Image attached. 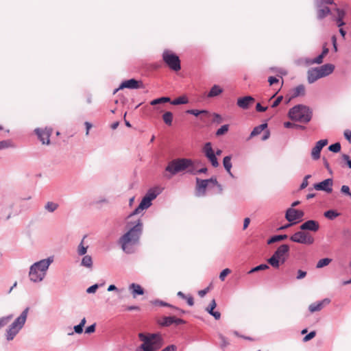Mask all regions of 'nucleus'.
<instances>
[{
	"mask_svg": "<svg viewBox=\"0 0 351 351\" xmlns=\"http://www.w3.org/2000/svg\"><path fill=\"white\" fill-rule=\"evenodd\" d=\"M99 288V285L98 284H95L90 287H89L87 289H86V292L88 293H94L97 289Z\"/></svg>",
	"mask_w": 351,
	"mask_h": 351,
	"instance_id": "58",
	"label": "nucleus"
},
{
	"mask_svg": "<svg viewBox=\"0 0 351 351\" xmlns=\"http://www.w3.org/2000/svg\"><path fill=\"white\" fill-rule=\"evenodd\" d=\"M217 306V304H216V302H215V299H213L210 303V304L208 305V306L206 308V311L210 314L211 315L214 311V309Z\"/></svg>",
	"mask_w": 351,
	"mask_h": 351,
	"instance_id": "46",
	"label": "nucleus"
},
{
	"mask_svg": "<svg viewBox=\"0 0 351 351\" xmlns=\"http://www.w3.org/2000/svg\"><path fill=\"white\" fill-rule=\"evenodd\" d=\"M231 156H226L223 158V167L225 168V169L226 170V171L228 173V174L231 176V177H234L233 174L231 172V168L232 167V162H231Z\"/></svg>",
	"mask_w": 351,
	"mask_h": 351,
	"instance_id": "25",
	"label": "nucleus"
},
{
	"mask_svg": "<svg viewBox=\"0 0 351 351\" xmlns=\"http://www.w3.org/2000/svg\"><path fill=\"white\" fill-rule=\"evenodd\" d=\"M332 261L331 258H324L322 259H320L316 265L317 268H322L323 267L327 266L330 262Z\"/></svg>",
	"mask_w": 351,
	"mask_h": 351,
	"instance_id": "39",
	"label": "nucleus"
},
{
	"mask_svg": "<svg viewBox=\"0 0 351 351\" xmlns=\"http://www.w3.org/2000/svg\"><path fill=\"white\" fill-rule=\"evenodd\" d=\"M333 180L332 178L326 179L320 182L315 183L313 189L330 193L332 191Z\"/></svg>",
	"mask_w": 351,
	"mask_h": 351,
	"instance_id": "14",
	"label": "nucleus"
},
{
	"mask_svg": "<svg viewBox=\"0 0 351 351\" xmlns=\"http://www.w3.org/2000/svg\"><path fill=\"white\" fill-rule=\"evenodd\" d=\"M305 95V87L303 84H300L293 89L292 97L295 98Z\"/></svg>",
	"mask_w": 351,
	"mask_h": 351,
	"instance_id": "26",
	"label": "nucleus"
},
{
	"mask_svg": "<svg viewBox=\"0 0 351 351\" xmlns=\"http://www.w3.org/2000/svg\"><path fill=\"white\" fill-rule=\"evenodd\" d=\"M339 215V213L334 210H328L324 213V217L332 220Z\"/></svg>",
	"mask_w": 351,
	"mask_h": 351,
	"instance_id": "36",
	"label": "nucleus"
},
{
	"mask_svg": "<svg viewBox=\"0 0 351 351\" xmlns=\"http://www.w3.org/2000/svg\"><path fill=\"white\" fill-rule=\"evenodd\" d=\"M12 147H14V145L10 140H4L0 141V150Z\"/></svg>",
	"mask_w": 351,
	"mask_h": 351,
	"instance_id": "41",
	"label": "nucleus"
},
{
	"mask_svg": "<svg viewBox=\"0 0 351 351\" xmlns=\"http://www.w3.org/2000/svg\"><path fill=\"white\" fill-rule=\"evenodd\" d=\"M343 135L346 139H347L349 142L351 141V130H346L344 131Z\"/></svg>",
	"mask_w": 351,
	"mask_h": 351,
	"instance_id": "63",
	"label": "nucleus"
},
{
	"mask_svg": "<svg viewBox=\"0 0 351 351\" xmlns=\"http://www.w3.org/2000/svg\"><path fill=\"white\" fill-rule=\"evenodd\" d=\"M95 330V324H93L88 326L85 329V332L88 333V334H90V333L94 332Z\"/></svg>",
	"mask_w": 351,
	"mask_h": 351,
	"instance_id": "61",
	"label": "nucleus"
},
{
	"mask_svg": "<svg viewBox=\"0 0 351 351\" xmlns=\"http://www.w3.org/2000/svg\"><path fill=\"white\" fill-rule=\"evenodd\" d=\"M158 195V193H156L155 190L149 189L145 196L147 199H149L150 201H152L156 198Z\"/></svg>",
	"mask_w": 351,
	"mask_h": 351,
	"instance_id": "42",
	"label": "nucleus"
},
{
	"mask_svg": "<svg viewBox=\"0 0 351 351\" xmlns=\"http://www.w3.org/2000/svg\"><path fill=\"white\" fill-rule=\"evenodd\" d=\"M300 228L301 230L317 232L319 228V225L317 221L311 219L303 223Z\"/></svg>",
	"mask_w": 351,
	"mask_h": 351,
	"instance_id": "18",
	"label": "nucleus"
},
{
	"mask_svg": "<svg viewBox=\"0 0 351 351\" xmlns=\"http://www.w3.org/2000/svg\"><path fill=\"white\" fill-rule=\"evenodd\" d=\"M219 338L221 340V348H225L229 344L227 339L221 334L219 335Z\"/></svg>",
	"mask_w": 351,
	"mask_h": 351,
	"instance_id": "49",
	"label": "nucleus"
},
{
	"mask_svg": "<svg viewBox=\"0 0 351 351\" xmlns=\"http://www.w3.org/2000/svg\"><path fill=\"white\" fill-rule=\"evenodd\" d=\"M223 90L217 85H214L210 90L208 97H213L218 96L219 94L222 93Z\"/></svg>",
	"mask_w": 351,
	"mask_h": 351,
	"instance_id": "28",
	"label": "nucleus"
},
{
	"mask_svg": "<svg viewBox=\"0 0 351 351\" xmlns=\"http://www.w3.org/2000/svg\"><path fill=\"white\" fill-rule=\"evenodd\" d=\"M324 58V57L322 55L319 54L318 56H317L316 58H315L313 59L310 60L307 62L309 64H319L323 62Z\"/></svg>",
	"mask_w": 351,
	"mask_h": 351,
	"instance_id": "45",
	"label": "nucleus"
},
{
	"mask_svg": "<svg viewBox=\"0 0 351 351\" xmlns=\"http://www.w3.org/2000/svg\"><path fill=\"white\" fill-rule=\"evenodd\" d=\"M152 205V201L147 199L145 196L142 199L139 204V208L147 209Z\"/></svg>",
	"mask_w": 351,
	"mask_h": 351,
	"instance_id": "37",
	"label": "nucleus"
},
{
	"mask_svg": "<svg viewBox=\"0 0 351 351\" xmlns=\"http://www.w3.org/2000/svg\"><path fill=\"white\" fill-rule=\"evenodd\" d=\"M218 181L215 177H212L209 179L202 180L196 178V195L198 197L204 196L206 195V189L209 184L215 186Z\"/></svg>",
	"mask_w": 351,
	"mask_h": 351,
	"instance_id": "9",
	"label": "nucleus"
},
{
	"mask_svg": "<svg viewBox=\"0 0 351 351\" xmlns=\"http://www.w3.org/2000/svg\"><path fill=\"white\" fill-rule=\"evenodd\" d=\"M341 192L346 195H348L351 198V192L348 186L343 185L341 188Z\"/></svg>",
	"mask_w": 351,
	"mask_h": 351,
	"instance_id": "53",
	"label": "nucleus"
},
{
	"mask_svg": "<svg viewBox=\"0 0 351 351\" xmlns=\"http://www.w3.org/2000/svg\"><path fill=\"white\" fill-rule=\"evenodd\" d=\"M74 331L77 334H81L83 332V326L82 325H77L74 326Z\"/></svg>",
	"mask_w": 351,
	"mask_h": 351,
	"instance_id": "62",
	"label": "nucleus"
},
{
	"mask_svg": "<svg viewBox=\"0 0 351 351\" xmlns=\"http://www.w3.org/2000/svg\"><path fill=\"white\" fill-rule=\"evenodd\" d=\"M335 10L336 11V12L337 14V16L336 18L343 19L345 17V16H346L345 10L340 9L339 8H336L335 9Z\"/></svg>",
	"mask_w": 351,
	"mask_h": 351,
	"instance_id": "54",
	"label": "nucleus"
},
{
	"mask_svg": "<svg viewBox=\"0 0 351 351\" xmlns=\"http://www.w3.org/2000/svg\"><path fill=\"white\" fill-rule=\"evenodd\" d=\"M321 78L317 68L310 69L307 72V79L309 84H313Z\"/></svg>",
	"mask_w": 351,
	"mask_h": 351,
	"instance_id": "24",
	"label": "nucleus"
},
{
	"mask_svg": "<svg viewBox=\"0 0 351 351\" xmlns=\"http://www.w3.org/2000/svg\"><path fill=\"white\" fill-rule=\"evenodd\" d=\"M213 116L214 117L213 122L217 123L218 124L221 123L223 121V119L221 116L217 113H213Z\"/></svg>",
	"mask_w": 351,
	"mask_h": 351,
	"instance_id": "57",
	"label": "nucleus"
},
{
	"mask_svg": "<svg viewBox=\"0 0 351 351\" xmlns=\"http://www.w3.org/2000/svg\"><path fill=\"white\" fill-rule=\"evenodd\" d=\"M316 335V332L315 330L310 332L308 334H307L304 338L303 341L304 342L308 341L313 338H314Z\"/></svg>",
	"mask_w": 351,
	"mask_h": 351,
	"instance_id": "51",
	"label": "nucleus"
},
{
	"mask_svg": "<svg viewBox=\"0 0 351 351\" xmlns=\"http://www.w3.org/2000/svg\"><path fill=\"white\" fill-rule=\"evenodd\" d=\"M290 240L293 242L311 245L314 243V238L308 232H304V230L298 231L293 234L291 237Z\"/></svg>",
	"mask_w": 351,
	"mask_h": 351,
	"instance_id": "10",
	"label": "nucleus"
},
{
	"mask_svg": "<svg viewBox=\"0 0 351 351\" xmlns=\"http://www.w3.org/2000/svg\"><path fill=\"white\" fill-rule=\"evenodd\" d=\"M53 261V257H49L32 264L29 267V280L36 283L43 281L46 276L49 265Z\"/></svg>",
	"mask_w": 351,
	"mask_h": 351,
	"instance_id": "3",
	"label": "nucleus"
},
{
	"mask_svg": "<svg viewBox=\"0 0 351 351\" xmlns=\"http://www.w3.org/2000/svg\"><path fill=\"white\" fill-rule=\"evenodd\" d=\"M229 129V125L228 124L222 125L220 128H219L216 132V135L219 136L226 134Z\"/></svg>",
	"mask_w": 351,
	"mask_h": 351,
	"instance_id": "43",
	"label": "nucleus"
},
{
	"mask_svg": "<svg viewBox=\"0 0 351 351\" xmlns=\"http://www.w3.org/2000/svg\"><path fill=\"white\" fill-rule=\"evenodd\" d=\"M84 239H85V237H84L83 239L82 240L81 243H80V245L77 247V254L80 256L85 255L87 252L88 246L84 245Z\"/></svg>",
	"mask_w": 351,
	"mask_h": 351,
	"instance_id": "35",
	"label": "nucleus"
},
{
	"mask_svg": "<svg viewBox=\"0 0 351 351\" xmlns=\"http://www.w3.org/2000/svg\"><path fill=\"white\" fill-rule=\"evenodd\" d=\"M316 68L322 78L331 74L335 69V66L332 64H325L321 66H318Z\"/></svg>",
	"mask_w": 351,
	"mask_h": 351,
	"instance_id": "21",
	"label": "nucleus"
},
{
	"mask_svg": "<svg viewBox=\"0 0 351 351\" xmlns=\"http://www.w3.org/2000/svg\"><path fill=\"white\" fill-rule=\"evenodd\" d=\"M128 225L132 226L129 230L123 234L119 239V243L122 250L127 254L134 252L132 245L138 243L143 232V223L140 219L134 222H128Z\"/></svg>",
	"mask_w": 351,
	"mask_h": 351,
	"instance_id": "1",
	"label": "nucleus"
},
{
	"mask_svg": "<svg viewBox=\"0 0 351 351\" xmlns=\"http://www.w3.org/2000/svg\"><path fill=\"white\" fill-rule=\"evenodd\" d=\"M287 237L288 236L287 234L274 235L267 240V244L270 245L274 243L285 240L287 239Z\"/></svg>",
	"mask_w": 351,
	"mask_h": 351,
	"instance_id": "29",
	"label": "nucleus"
},
{
	"mask_svg": "<svg viewBox=\"0 0 351 351\" xmlns=\"http://www.w3.org/2000/svg\"><path fill=\"white\" fill-rule=\"evenodd\" d=\"M203 152L204 153L205 156L210 162L212 166L214 167H217L219 166V162L215 156V154L212 148L211 143L208 142L205 143L203 147Z\"/></svg>",
	"mask_w": 351,
	"mask_h": 351,
	"instance_id": "11",
	"label": "nucleus"
},
{
	"mask_svg": "<svg viewBox=\"0 0 351 351\" xmlns=\"http://www.w3.org/2000/svg\"><path fill=\"white\" fill-rule=\"evenodd\" d=\"M186 113L189 114H193L195 117H197L200 114H205V115L210 114L209 112L206 110H195V109L187 110L186 111Z\"/></svg>",
	"mask_w": 351,
	"mask_h": 351,
	"instance_id": "32",
	"label": "nucleus"
},
{
	"mask_svg": "<svg viewBox=\"0 0 351 351\" xmlns=\"http://www.w3.org/2000/svg\"><path fill=\"white\" fill-rule=\"evenodd\" d=\"M297 273H298V275L296 276V278L298 280H301V279L304 278V277H306V271L301 270V269H299Z\"/></svg>",
	"mask_w": 351,
	"mask_h": 351,
	"instance_id": "59",
	"label": "nucleus"
},
{
	"mask_svg": "<svg viewBox=\"0 0 351 351\" xmlns=\"http://www.w3.org/2000/svg\"><path fill=\"white\" fill-rule=\"evenodd\" d=\"M231 273V270L228 268L224 269L219 274V279L221 281H224L225 278L227 275Z\"/></svg>",
	"mask_w": 351,
	"mask_h": 351,
	"instance_id": "50",
	"label": "nucleus"
},
{
	"mask_svg": "<svg viewBox=\"0 0 351 351\" xmlns=\"http://www.w3.org/2000/svg\"><path fill=\"white\" fill-rule=\"evenodd\" d=\"M304 216V212L302 210H297L293 208H289L287 210L285 214L286 219L292 223H296V221L300 220Z\"/></svg>",
	"mask_w": 351,
	"mask_h": 351,
	"instance_id": "12",
	"label": "nucleus"
},
{
	"mask_svg": "<svg viewBox=\"0 0 351 351\" xmlns=\"http://www.w3.org/2000/svg\"><path fill=\"white\" fill-rule=\"evenodd\" d=\"M81 266L92 269L93 268V259L89 255L84 256L81 261Z\"/></svg>",
	"mask_w": 351,
	"mask_h": 351,
	"instance_id": "27",
	"label": "nucleus"
},
{
	"mask_svg": "<svg viewBox=\"0 0 351 351\" xmlns=\"http://www.w3.org/2000/svg\"><path fill=\"white\" fill-rule=\"evenodd\" d=\"M162 60L167 66L173 71H178L181 69L180 60L176 53L169 50H165L162 53Z\"/></svg>",
	"mask_w": 351,
	"mask_h": 351,
	"instance_id": "8",
	"label": "nucleus"
},
{
	"mask_svg": "<svg viewBox=\"0 0 351 351\" xmlns=\"http://www.w3.org/2000/svg\"><path fill=\"white\" fill-rule=\"evenodd\" d=\"M267 109V107H263L261 106V104L260 103H258L256 106V110L258 111V112H265L266 111Z\"/></svg>",
	"mask_w": 351,
	"mask_h": 351,
	"instance_id": "64",
	"label": "nucleus"
},
{
	"mask_svg": "<svg viewBox=\"0 0 351 351\" xmlns=\"http://www.w3.org/2000/svg\"><path fill=\"white\" fill-rule=\"evenodd\" d=\"M267 127V123H262L256 127H255L250 134V136H255L258 134H261L263 130H265Z\"/></svg>",
	"mask_w": 351,
	"mask_h": 351,
	"instance_id": "30",
	"label": "nucleus"
},
{
	"mask_svg": "<svg viewBox=\"0 0 351 351\" xmlns=\"http://www.w3.org/2000/svg\"><path fill=\"white\" fill-rule=\"evenodd\" d=\"M188 103H189V99H188L187 97L185 95L180 96L171 101V104L172 105L186 104Z\"/></svg>",
	"mask_w": 351,
	"mask_h": 351,
	"instance_id": "31",
	"label": "nucleus"
},
{
	"mask_svg": "<svg viewBox=\"0 0 351 351\" xmlns=\"http://www.w3.org/2000/svg\"><path fill=\"white\" fill-rule=\"evenodd\" d=\"M184 323H185V321L182 319L177 318L174 316H169V317H165L162 319L161 324L165 326H169L173 324H175L176 325H180V324H182Z\"/></svg>",
	"mask_w": 351,
	"mask_h": 351,
	"instance_id": "22",
	"label": "nucleus"
},
{
	"mask_svg": "<svg viewBox=\"0 0 351 351\" xmlns=\"http://www.w3.org/2000/svg\"><path fill=\"white\" fill-rule=\"evenodd\" d=\"M269 269V266L267 264H261V265H259L252 268L249 271V273L251 274V273H253V272H255V271H260V270H264V269Z\"/></svg>",
	"mask_w": 351,
	"mask_h": 351,
	"instance_id": "47",
	"label": "nucleus"
},
{
	"mask_svg": "<svg viewBox=\"0 0 351 351\" xmlns=\"http://www.w3.org/2000/svg\"><path fill=\"white\" fill-rule=\"evenodd\" d=\"M139 339L143 343L135 351H157L163 345V338L159 333L138 334Z\"/></svg>",
	"mask_w": 351,
	"mask_h": 351,
	"instance_id": "2",
	"label": "nucleus"
},
{
	"mask_svg": "<svg viewBox=\"0 0 351 351\" xmlns=\"http://www.w3.org/2000/svg\"><path fill=\"white\" fill-rule=\"evenodd\" d=\"M129 291L134 298L137 295H141L144 294L143 288L140 285L136 283H132L129 285Z\"/></svg>",
	"mask_w": 351,
	"mask_h": 351,
	"instance_id": "23",
	"label": "nucleus"
},
{
	"mask_svg": "<svg viewBox=\"0 0 351 351\" xmlns=\"http://www.w3.org/2000/svg\"><path fill=\"white\" fill-rule=\"evenodd\" d=\"M130 89H138L143 88V84L141 81H138L135 79H130L128 80L123 81L119 86V87L114 90V94H115L119 90L123 88Z\"/></svg>",
	"mask_w": 351,
	"mask_h": 351,
	"instance_id": "13",
	"label": "nucleus"
},
{
	"mask_svg": "<svg viewBox=\"0 0 351 351\" xmlns=\"http://www.w3.org/2000/svg\"><path fill=\"white\" fill-rule=\"evenodd\" d=\"M29 308H25L21 315L9 326L5 332V338L10 341L14 339L16 335L22 329L25 324Z\"/></svg>",
	"mask_w": 351,
	"mask_h": 351,
	"instance_id": "5",
	"label": "nucleus"
},
{
	"mask_svg": "<svg viewBox=\"0 0 351 351\" xmlns=\"http://www.w3.org/2000/svg\"><path fill=\"white\" fill-rule=\"evenodd\" d=\"M317 3H320V5H335L334 0H315L314 4H317Z\"/></svg>",
	"mask_w": 351,
	"mask_h": 351,
	"instance_id": "48",
	"label": "nucleus"
},
{
	"mask_svg": "<svg viewBox=\"0 0 351 351\" xmlns=\"http://www.w3.org/2000/svg\"><path fill=\"white\" fill-rule=\"evenodd\" d=\"M283 99L282 96H278L271 104V108L277 107Z\"/></svg>",
	"mask_w": 351,
	"mask_h": 351,
	"instance_id": "60",
	"label": "nucleus"
},
{
	"mask_svg": "<svg viewBox=\"0 0 351 351\" xmlns=\"http://www.w3.org/2000/svg\"><path fill=\"white\" fill-rule=\"evenodd\" d=\"M12 317H13L12 315H9L1 317L0 318V328L6 326L10 322V321L12 319Z\"/></svg>",
	"mask_w": 351,
	"mask_h": 351,
	"instance_id": "40",
	"label": "nucleus"
},
{
	"mask_svg": "<svg viewBox=\"0 0 351 351\" xmlns=\"http://www.w3.org/2000/svg\"><path fill=\"white\" fill-rule=\"evenodd\" d=\"M35 133L37 134L39 140L42 142L43 144L49 145L50 143V136L51 134V129H40L36 128L34 130Z\"/></svg>",
	"mask_w": 351,
	"mask_h": 351,
	"instance_id": "16",
	"label": "nucleus"
},
{
	"mask_svg": "<svg viewBox=\"0 0 351 351\" xmlns=\"http://www.w3.org/2000/svg\"><path fill=\"white\" fill-rule=\"evenodd\" d=\"M154 304L155 305H160V306H167V307H170V308H172L173 307V305L169 304V303H167L165 302H163L162 300H156L154 302Z\"/></svg>",
	"mask_w": 351,
	"mask_h": 351,
	"instance_id": "55",
	"label": "nucleus"
},
{
	"mask_svg": "<svg viewBox=\"0 0 351 351\" xmlns=\"http://www.w3.org/2000/svg\"><path fill=\"white\" fill-rule=\"evenodd\" d=\"M193 165L192 160L189 158H176L170 161L165 171L172 176L177 174L179 172L186 170Z\"/></svg>",
	"mask_w": 351,
	"mask_h": 351,
	"instance_id": "6",
	"label": "nucleus"
},
{
	"mask_svg": "<svg viewBox=\"0 0 351 351\" xmlns=\"http://www.w3.org/2000/svg\"><path fill=\"white\" fill-rule=\"evenodd\" d=\"M311 177V175H306L304 178L303 181L301 183L300 186V189H305L308 186V179H309Z\"/></svg>",
	"mask_w": 351,
	"mask_h": 351,
	"instance_id": "52",
	"label": "nucleus"
},
{
	"mask_svg": "<svg viewBox=\"0 0 351 351\" xmlns=\"http://www.w3.org/2000/svg\"><path fill=\"white\" fill-rule=\"evenodd\" d=\"M288 115L292 121L307 123L312 119L313 112L309 107L303 104H298L289 110Z\"/></svg>",
	"mask_w": 351,
	"mask_h": 351,
	"instance_id": "4",
	"label": "nucleus"
},
{
	"mask_svg": "<svg viewBox=\"0 0 351 351\" xmlns=\"http://www.w3.org/2000/svg\"><path fill=\"white\" fill-rule=\"evenodd\" d=\"M254 101V98L252 96H245L239 97L237 99V106L243 110L249 108L250 106Z\"/></svg>",
	"mask_w": 351,
	"mask_h": 351,
	"instance_id": "19",
	"label": "nucleus"
},
{
	"mask_svg": "<svg viewBox=\"0 0 351 351\" xmlns=\"http://www.w3.org/2000/svg\"><path fill=\"white\" fill-rule=\"evenodd\" d=\"M330 302V300L325 298L321 301L312 303L308 306V310L311 313L321 311L325 305L328 304Z\"/></svg>",
	"mask_w": 351,
	"mask_h": 351,
	"instance_id": "20",
	"label": "nucleus"
},
{
	"mask_svg": "<svg viewBox=\"0 0 351 351\" xmlns=\"http://www.w3.org/2000/svg\"><path fill=\"white\" fill-rule=\"evenodd\" d=\"M170 101H171V99H170L169 97H162L157 98L156 99L152 100L150 102V104L152 106H155V105H157V104H159L170 102Z\"/></svg>",
	"mask_w": 351,
	"mask_h": 351,
	"instance_id": "34",
	"label": "nucleus"
},
{
	"mask_svg": "<svg viewBox=\"0 0 351 351\" xmlns=\"http://www.w3.org/2000/svg\"><path fill=\"white\" fill-rule=\"evenodd\" d=\"M162 119L164 122L168 125H171L173 121V114L171 112H166L162 114Z\"/></svg>",
	"mask_w": 351,
	"mask_h": 351,
	"instance_id": "33",
	"label": "nucleus"
},
{
	"mask_svg": "<svg viewBox=\"0 0 351 351\" xmlns=\"http://www.w3.org/2000/svg\"><path fill=\"white\" fill-rule=\"evenodd\" d=\"M289 253V246L287 244L280 245L267 262L274 268H278L280 264L285 263Z\"/></svg>",
	"mask_w": 351,
	"mask_h": 351,
	"instance_id": "7",
	"label": "nucleus"
},
{
	"mask_svg": "<svg viewBox=\"0 0 351 351\" xmlns=\"http://www.w3.org/2000/svg\"><path fill=\"white\" fill-rule=\"evenodd\" d=\"M327 144V139L319 140L316 143L315 146L311 150V157L313 160H317L320 158L321 151Z\"/></svg>",
	"mask_w": 351,
	"mask_h": 351,
	"instance_id": "17",
	"label": "nucleus"
},
{
	"mask_svg": "<svg viewBox=\"0 0 351 351\" xmlns=\"http://www.w3.org/2000/svg\"><path fill=\"white\" fill-rule=\"evenodd\" d=\"M341 158L343 161L346 162L347 166L348 168L351 169V159L350 158L349 156L343 154L341 156Z\"/></svg>",
	"mask_w": 351,
	"mask_h": 351,
	"instance_id": "56",
	"label": "nucleus"
},
{
	"mask_svg": "<svg viewBox=\"0 0 351 351\" xmlns=\"http://www.w3.org/2000/svg\"><path fill=\"white\" fill-rule=\"evenodd\" d=\"M328 150L334 153H337L341 150V144L339 143H333L328 147Z\"/></svg>",
	"mask_w": 351,
	"mask_h": 351,
	"instance_id": "44",
	"label": "nucleus"
},
{
	"mask_svg": "<svg viewBox=\"0 0 351 351\" xmlns=\"http://www.w3.org/2000/svg\"><path fill=\"white\" fill-rule=\"evenodd\" d=\"M316 10V16L318 21H322L325 19L327 16L330 15L332 14L331 10L328 8V5H320V3H317V4H314Z\"/></svg>",
	"mask_w": 351,
	"mask_h": 351,
	"instance_id": "15",
	"label": "nucleus"
},
{
	"mask_svg": "<svg viewBox=\"0 0 351 351\" xmlns=\"http://www.w3.org/2000/svg\"><path fill=\"white\" fill-rule=\"evenodd\" d=\"M58 207V204L53 202H48L45 206V208L50 213L54 212Z\"/></svg>",
	"mask_w": 351,
	"mask_h": 351,
	"instance_id": "38",
	"label": "nucleus"
}]
</instances>
